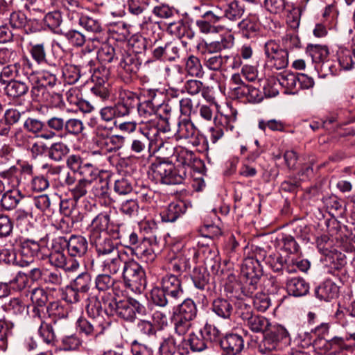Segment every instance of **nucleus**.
Instances as JSON below:
<instances>
[{
	"label": "nucleus",
	"mask_w": 355,
	"mask_h": 355,
	"mask_svg": "<svg viewBox=\"0 0 355 355\" xmlns=\"http://www.w3.org/2000/svg\"><path fill=\"white\" fill-rule=\"evenodd\" d=\"M329 328L330 325L327 322H322L313 329L311 330V333L316 337L313 342L314 347H320L319 344L322 343V346L324 347L327 342L330 340L329 336Z\"/></svg>",
	"instance_id": "c9c22d12"
},
{
	"label": "nucleus",
	"mask_w": 355,
	"mask_h": 355,
	"mask_svg": "<svg viewBox=\"0 0 355 355\" xmlns=\"http://www.w3.org/2000/svg\"><path fill=\"white\" fill-rule=\"evenodd\" d=\"M69 146L62 141L53 143L48 147L47 155L55 162H61L69 153Z\"/></svg>",
	"instance_id": "c756f323"
},
{
	"label": "nucleus",
	"mask_w": 355,
	"mask_h": 355,
	"mask_svg": "<svg viewBox=\"0 0 355 355\" xmlns=\"http://www.w3.org/2000/svg\"><path fill=\"white\" fill-rule=\"evenodd\" d=\"M87 11L84 8V11H80L69 20L72 25H79L86 31L93 33H100L102 31L101 24L97 19L90 17L87 15Z\"/></svg>",
	"instance_id": "dca6fc26"
},
{
	"label": "nucleus",
	"mask_w": 355,
	"mask_h": 355,
	"mask_svg": "<svg viewBox=\"0 0 355 355\" xmlns=\"http://www.w3.org/2000/svg\"><path fill=\"white\" fill-rule=\"evenodd\" d=\"M262 275L263 270L258 258L244 259L241 266V277L251 293L257 289Z\"/></svg>",
	"instance_id": "423d86ee"
},
{
	"label": "nucleus",
	"mask_w": 355,
	"mask_h": 355,
	"mask_svg": "<svg viewBox=\"0 0 355 355\" xmlns=\"http://www.w3.org/2000/svg\"><path fill=\"white\" fill-rule=\"evenodd\" d=\"M29 53L33 60L38 64L48 63L47 49L44 42L31 43Z\"/></svg>",
	"instance_id": "ea45409f"
},
{
	"label": "nucleus",
	"mask_w": 355,
	"mask_h": 355,
	"mask_svg": "<svg viewBox=\"0 0 355 355\" xmlns=\"http://www.w3.org/2000/svg\"><path fill=\"white\" fill-rule=\"evenodd\" d=\"M264 251H260L259 258L263 257V260L268 264L275 272H279L283 270L284 260L279 254H272L266 256Z\"/></svg>",
	"instance_id": "8fccbe9b"
},
{
	"label": "nucleus",
	"mask_w": 355,
	"mask_h": 355,
	"mask_svg": "<svg viewBox=\"0 0 355 355\" xmlns=\"http://www.w3.org/2000/svg\"><path fill=\"white\" fill-rule=\"evenodd\" d=\"M107 308L111 314H116L119 318L129 322H132L139 315H144L146 312V307L134 298L125 300L112 299L107 303Z\"/></svg>",
	"instance_id": "f03ea898"
},
{
	"label": "nucleus",
	"mask_w": 355,
	"mask_h": 355,
	"mask_svg": "<svg viewBox=\"0 0 355 355\" xmlns=\"http://www.w3.org/2000/svg\"><path fill=\"white\" fill-rule=\"evenodd\" d=\"M286 286L288 294L295 297L304 296L309 290V284L302 277H293L288 279Z\"/></svg>",
	"instance_id": "bb28decb"
},
{
	"label": "nucleus",
	"mask_w": 355,
	"mask_h": 355,
	"mask_svg": "<svg viewBox=\"0 0 355 355\" xmlns=\"http://www.w3.org/2000/svg\"><path fill=\"white\" fill-rule=\"evenodd\" d=\"M21 65L17 62L13 64H8L6 67H3L0 73V82L3 84L6 83V80H3V77L12 78L15 76H19L21 74Z\"/></svg>",
	"instance_id": "e2e57ef3"
},
{
	"label": "nucleus",
	"mask_w": 355,
	"mask_h": 355,
	"mask_svg": "<svg viewBox=\"0 0 355 355\" xmlns=\"http://www.w3.org/2000/svg\"><path fill=\"white\" fill-rule=\"evenodd\" d=\"M196 304L191 299H186L179 305L177 315L193 320L197 316Z\"/></svg>",
	"instance_id": "58836bf2"
},
{
	"label": "nucleus",
	"mask_w": 355,
	"mask_h": 355,
	"mask_svg": "<svg viewBox=\"0 0 355 355\" xmlns=\"http://www.w3.org/2000/svg\"><path fill=\"white\" fill-rule=\"evenodd\" d=\"M306 53L315 63L324 62L329 55V49L326 45L309 44L306 49Z\"/></svg>",
	"instance_id": "f704fd0d"
},
{
	"label": "nucleus",
	"mask_w": 355,
	"mask_h": 355,
	"mask_svg": "<svg viewBox=\"0 0 355 355\" xmlns=\"http://www.w3.org/2000/svg\"><path fill=\"white\" fill-rule=\"evenodd\" d=\"M59 327L58 320L50 322L41 321L38 333L44 343L53 345L56 339L55 329L58 330Z\"/></svg>",
	"instance_id": "a878e982"
},
{
	"label": "nucleus",
	"mask_w": 355,
	"mask_h": 355,
	"mask_svg": "<svg viewBox=\"0 0 355 355\" xmlns=\"http://www.w3.org/2000/svg\"><path fill=\"white\" fill-rule=\"evenodd\" d=\"M191 277L194 286L196 288L200 291H204L207 289V287H208L209 274L205 268H195Z\"/></svg>",
	"instance_id": "e433bc0d"
},
{
	"label": "nucleus",
	"mask_w": 355,
	"mask_h": 355,
	"mask_svg": "<svg viewBox=\"0 0 355 355\" xmlns=\"http://www.w3.org/2000/svg\"><path fill=\"white\" fill-rule=\"evenodd\" d=\"M225 19L236 21L240 19L245 12V6L237 0H234L225 6Z\"/></svg>",
	"instance_id": "2f4dec72"
},
{
	"label": "nucleus",
	"mask_w": 355,
	"mask_h": 355,
	"mask_svg": "<svg viewBox=\"0 0 355 355\" xmlns=\"http://www.w3.org/2000/svg\"><path fill=\"white\" fill-rule=\"evenodd\" d=\"M264 6L273 14H281L284 10L290 11L288 3L286 0H264Z\"/></svg>",
	"instance_id": "6e6d98bb"
},
{
	"label": "nucleus",
	"mask_w": 355,
	"mask_h": 355,
	"mask_svg": "<svg viewBox=\"0 0 355 355\" xmlns=\"http://www.w3.org/2000/svg\"><path fill=\"white\" fill-rule=\"evenodd\" d=\"M239 33L247 39L257 37L260 31V24L254 16H248L237 24Z\"/></svg>",
	"instance_id": "aec40b11"
},
{
	"label": "nucleus",
	"mask_w": 355,
	"mask_h": 355,
	"mask_svg": "<svg viewBox=\"0 0 355 355\" xmlns=\"http://www.w3.org/2000/svg\"><path fill=\"white\" fill-rule=\"evenodd\" d=\"M40 250V244L33 240L26 239L20 243V248L19 250V261L17 264L24 267L33 263L35 257Z\"/></svg>",
	"instance_id": "ddd939ff"
},
{
	"label": "nucleus",
	"mask_w": 355,
	"mask_h": 355,
	"mask_svg": "<svg viewBox=\"0 0 355 355\" xmlns=\"http://www.w3.org/2000/svg\"><path fill=\"white\" fill-rule=\"evenodd\" d=\"M268 331L258 347L261 354H267L276 349L280 343L288 340V332L282 325L272 326Z\"/></svg>",
	"instance_id": "6e6552de"
},
{
	"label": "nucleus",
	"mask_w": 355,
	"mask_h": 355,
	"mask_svg": "<svg viewBox=\"0 0 355 355\" xmlns=\"http://www.w3.org/2000/svg\"><path fill=\"white\" fill-rule=\"evenodd\" d=\"M92 277L88 272H82L71 283L73 287L83 294L87 293L91 287Z\"/></svg>",
	"instance_id": "603ef678"
},
{
	"label": "nucleus",
	"mask_w": 355,
	"mask_h": 355,
	"mask_svg": "<svg viewBox=\"0 0 355 355\" xmlns=\"http://www.w3.org/2000/svg\"><path fill=\"white\" fill-rule=\"evenodd\" d=\"M187 342L193 352H202L207 347L205 338L200 331L198 334H190Z\"/></svg>",
	"instance_id": "13d9d810"
},
{
	"label": "nucleus",
	"mask_w": 355,
	"mask_h": 355,
	"mask_svg": "<svg viewBox=\"0 0 355 355\" xmlns=\"http://www.w3.org/2000/svg\"><path fill=\"white\" fill-rule=\"evenodd\" d=\"M222 355H239L244 349L243 336L234 333L226 334L220 340Z\"/></svg>",
	"instance_id": "9d476101"
},
{
	"label": "nucleus",
	"mask_w": 355,
	"mask_h": 355,
	"mask_svg": "<svg viewBox=\"0 0 355 355\" xmlns=\"http://www.w3.org/2000/svg\"><path fill=\"white\" fill-rule=\"evenodd\" d=\"M77 328L80 334L95 338L110 332L112 323H102L101 321L87 320L80 318L77 320Z\"/></svg>",
	"instance_id": "1a4fd4ad"
},
{
	"label": "nucleus",
	"mask_w": 355,
	"mask_h": 355,
	"mask_svg": "<svg viewBox=\"0 0 355 355\" xmlns=\"http://www.w3.org/2000/svg\"><path fill=\"white\" fill-rule=\"evenodd\" d=\"M234 44V37L232 35L220 37V40L206 42L202 44L203 55H213L223 50L231 49Z\"/></svg>",
	"instance_id": "f3484780"
},
{
	"label": "nucleus",
	"mask_w": 355,
	"mask_h": 355,
	"mask_svg": "<svg viewBox=\"0 0 355 355\" xmlns=\"http://www.w3.org/2000/svg\"><path fill=\"white\" fill-rule=\"evenodd\" d=\"M266 63L268 67L277 70L286 68L288 64V52L280 48L274 40H269L264 46Z\"/></svg>",
	"instance_id": "0eeeda50"
},
{
	"label": "nucleus",
	"mask_w": 355,
	"mask_h": 355,
	"mask_svg": "<svg viewBox=\"0 0 355 355\" xmlns=\"http://www.w3.org/2000/svg\"><path fill=\"white\" fill-rule=\"evenodd\" d=\"M196 128L189 119L180 120L178 125V133L181 138L189 139L196 137Z\"/></svg>",
	"instance_id": "a18cd8bd"
},
{
	"label": "nucleus",
	"mask_w": 355,
	"mask_h": 355,
	"mask_svg": "<svg viewBox=\"0 0 355 355\" xmlns=\"http://www.w3.org/2000/svg\"><path fill=\"white\" fill-rule=\"evenodd\" d=\"M339 295V287L331 280L327 279L315 289V295L320 300L329 302Z\"/></svg>",
	"instance_id": "5701e85b"
},
{
	"label": "nucleus",
	"mask_w": 355,
	"mask_h": 355,
	"mask_svg": "<svg viewBox=\"0 0 355 355\" xmlns=\"http://www.w3.org/2000/svg\"><path fill=\"white\" fill-rule=\"evenodd\" d=\"M21 198L22 196L19 191H8L2 196L1 206L5 210L14 209Z\"/></svg>",
	"instance_id": "a19ab883"
},
{
	"label": "nucleus",
	"mask_w": 355,
	"mask_h": 355,
	"mask_svg": "<svg viewBox=\"0 0 355 355\" xmlns=\"http://www.w3.org/2000/svg\"><path fill=\"white\" fill-rule=\"evenodd\" d=\"M139 209L138 202L135 199H127L121 202L119 210L129 217L137 216Z\"/></svg>",
	"instance_id": "bf43d9fd"
},
{
	"label": "nucleus",
	"mask_w": 355,
	"mask_h": 355,
	"mask_svg": "<svg viewBox=\"0 0 355 355\" xmlns=\"http://www.w3.org/2000/svg\"><path fill=\"white\" fill-rule=\"evenodd\" d=\"M95 288L98 292L112 291L115 295H119L120 282L107 274L98 275L94 281Z\"/></svg>",
	"instance_id": "b1692460"
},
{
	"label": "nucleus",
	"mask_w": 355,
	"mask_h": 355,
	"mask_svg": "<svg viewBox=\"0 0 355 355\" xmlns=\"http://www.w3.org/2000/svg\"><path fill=\"white\" fill-rule=\"evenodd\" d=\"M46 310L49 318H51V321L53 320H58L59 321V320L65 319L69 316L68 309L62 305L59 302H51L48 305ZM58 326H60L59 322Z\"/></svg>",
	"instance_id": "37998d69"
},
{
	"label": "nucleus",
	"mask_w": 355,
	"mask_h": 355,
	"mask_svg": "<svg viewBox=\"0 0 355 355\" xmlns=\"http://www.w3.org/2000/svg\"><path fill=\"white\" fill-rule=\"evenodd\" d=\"M64 132L72 135H78L84 129V125L81 120L75 118H66Z\"/></svg>",
	"instance_id": "0e129e2a"
},
{
	"label": "nucleus",
	"mask_w": 355,
	"mask_h": 355,
	"mask_svg": "<svg viewBox=\"0 0 355 355\" xmlns=\"http://www.w3.org/2000/svg\"><path fill=\"white\" fill-rule=\"evenodd\" d=\"M92 185V191L95 197L105 198L107 195L108 182L101 177H98Z\"/></svg>",
	"instance_id": "338daca9"
},
{
	"label": "nucleus",
	"mask_w": 355,
	"mask_h": 355,
	"mask_svg": "<svg viewBox=\"0 0 355 355\" xmlns=\"http://www.w3.org/2000/svg\"><path fill=\"white\" fill-rule=\"evenodd\" d=\"M91 186L92 184L89 182L79 179L76 183L71 186L69 191L73 200L78 201L87 194V190Z\"/></svg>",
	"instance_id": "4d7b16f0"
},
{
	"label": "nucleus",
	"mask_w": 355,
	"mask_h": 355,
	"mask_svg": "<svg viewBox=\"0 0 355 355\" xmlns=\"http://www.w3.org/2000/svg\"><path fill=\"white\" fill-rule=\"evenodd\" d=\"M121 225L110 220V216L106 212H101L92 220L89 227V237L103 234L111 236L114 240L121 239L123 236L120 230Z\"/></svg>",
	"instance_id": "39448f33"
},
{
	"label": "nucleus",
	"mask_w": 355,
	"mask_h": 355,
	"mask_svg": "<svg viewBox=\"0 0 355 355\" xmlns=\"http://www.w3.org/2000/svg\"><path fill=\"white\" fill-rule=\"evenodd\" d=\"M130 353L132 355H153V349L150 345L135 340L130 344Z\"/></svg>",
	"instance_id": "774afa93"
},
{
	"label": "nucleus",
	"mask_w": 355,
	"mask_h": 355,
	"mask_svg": "<svg viewBox=\"0 0 355 355\" xmlns=\"http://www.w3.org/2000/svg\"><path fill=\"white\" fill-rule=\"evenodd\" d=\"M2 306L0 307V341L3 347H6L8 341L13 338L14 323L6 320L1 314Z\"/></svg>",
	"instance_id": "72a5a7b5"
},
{
	"label": "nucleus",
	"mask_w": 355,
	"mask_h": 355,
	"mask_svg": "<svg viewBox=\"0 0 355 355\" xmlns=\"http://www.w3.org/2000/svg\"><path fill=\"white\" fill-rule=\"evenodd\" d=\"M185 68L187 73L191 76L200 78L203 76L204 72L200 60L193 55L188 57Z\"/></svg>",
	"instance_id": "3c124183"
},
{
	"label": "nucleus",
	"mask_w": 355,
	"mask_h": 355,
	"mask_svg": "<svg viewBox=\"0 0 355 355\" xmlns=\"http://www.w3.org/2000/svg\"><path fill=\"white\" fill-rule=\"evenodd\" d=\"M167 79L170 85L178 86L184 81V73L180 67L175 66L167 70Z\"/></svg>",
	"instance_id": "052dcab7"
},
{
	"label": "nucleus",
	"mask_w": 355,
	"mask_h": 355,
	"mask_svg": "<svg viewBox=\"0 0 355 355\" xmlns=\"http://www.w3.org/2000/svg\"><path fill=\"white\" fill-rule=\"evenodd\" d=\"M76 173L80 176V180L92 184L99 177L98 170L90 163H83Z\"/></svg>",
	"instance_id": "c03bdc74"
},
{
	"label": "nucleus",
	"mask_w": 355,
	"mask_h": 355,
	"mask_svg": "<svg viewBox=\"0 0 355 355\" xmlns=\"http://www.w3.org/2000/svg\"><path fill=\"white\" fill-rule=\"evenodd\" d=\"M205 65L212 71H219L222 67L227 63L230 56L221 55H204Z\"/></svg>",
	"instance_id": "49530a36"
},
{
	"label": "nucleus",
	"mask_w": 355,
	"mask_h": 355,
	"mask_svg": "<svg viewBox=\"0 0 355 355\" xmlns=\"http://www.w3.org/2000/svg\"><path fill=\"white\" fill-rule=\"evenodd\" d=\"M187 205L183 201H174L171 202L160 212L162 222L173 223L186 212Z\"/></svg>",
	"instance_id": "a211bd4d"
},
{
	"label": "nucleus",
	"mask_w": 355,
	"mask_h": 355,
	"mask_svg": "<svg viewBox=\"0 0 355 355\" xmlns=\"http://www.w3.org/2000/svg\"><path fill=\"white\" fill-rule=\"evenodd\" d=\"M133 254L146 263L153 262L157 257L150 239L144 241L139 246L136 247Z\"/></svg>",
	"instance_id": "473e14b6"
},
{
	"label": "nucleus",
	"mask_w": 355,
	"mask_h": 355,
	"mask_svg": "<svg viewBox=\"0 0 355 355\" xmlns=\"http://www.w3.org/2000/svg\"><path fill=\"white\" fill-rule=\"evenodd\" d=\"M188 28V23L185 22L183 19H180L178 21L169 23L167 26V31L178 38H182L185 36Z\"/></svg>",
	"instance_id": "5fc2aeb1"
},
{
	"label": "nucleus",
	"mask_w": 355,
	"mask_h": 355,
	"mask_svg": "<svg viewBox=\"0 0 355 355\" xmlns=\"http://www.w3.org/2000/svg\"><path fill=\"white\" fill-rule=\"evenodd\" d=\"M3 310L15 315H24L28 313V306L18 297H13L2 305Z\"/></svg>",
	"instance_id": "4c0bfd02"
},
{
	"label": "nucleus",
	"mask_w": 355,
	"mask_h": 355,
	"mask_svg": "<svg viewBox=\"0 0 355 355\" xmlns=\"http://www.w3.org/2000/svg\"><path fill=\"white\" fill-rule=\"evenodd\" d=\"M91 243L94 245L96 251L99 257L111 256L119 252L116 245L113 243V239L108 234L89 237Z\"/></svg>",
	"instance_id": "4468645a"
},
{
	"label": "nucleus",
	"mask_w": 355,
	"mask_h": 355,
	"mask_svg": "<svg viewBox=\"0 0 355 355\" xmlns=\"http://www.w3.org/2000/svg\"><path fill=\"white\" fill-rule=\"evenodd\" d=\"M140 65L141 62L136 55L126 54L119 62V72L126 81H130L137 76Z\"/></svg>",
	"instance_id": "2eb2a0df"
},
{
	"label": "nucleus",
	"mask_w": 355,
	"mask_h": 355,
	"mask_svg": "<svg viewBox=\"0 0 355 355\" xmlns=\"http://www.w3.org/2000/svg\"><path fill=\"white\" fill-rule=\"evenodd\" d=\"M28 91L29 87L26 83L12 79L8 81L4 87L6 95L13 101L21 100Z\"/></svg>",
	"instance_id": "412c9836"
},
{
	"label": "nucleus",
	"mask_w": 355,
	"mask_h": 355,
	"mask_svg": "<svg viewBox=\"0 0 355 355\" xmlns=\"http://www.w3.org/2000/svg\"><path fill=\"white\" fill-rule=\"evenodd\" d=\"M119 100L130 112L137 107L139 102V96L130 91H125L120 94Z\"/></svg>",
	"instance_id": "680f3d73"
},
{
	"label": "nucleus",
	"mask_w": 355,
	"mask_h": 355,
	"mask_svg": "<svg viewBox=\"0 0 355 355\" xmlns=\"http://www.w3.org/2000/svg\"><path fill=\"white\" fill-rule=\"evenodd\" d=\"M86 312L91 320L101 321L102 323H111L103 318L101 303L96 297L89 300L86 306Z\"/></svg>",
	"instance_id": "7c9ffc66"
},
{
	"label": "nucleus",
	"mask_w": 355,
	"mask_h": 355,
	"mask_svg": "<svg viewBox=\"0 0 355 355\" xmlns=\"http://www.w3.org/2000/svg\"><path fill=\"white\" fill-rule=\"evenodd\" d=\"M123 279L125 287L135 293H141L146 288V272L142 266L133 259L125 262Z\"/></svg>",
	"instance_id": "7ed1b4c3"
},
{
	"label": "nucleus",
	"mask_w": 355,
	"mask_h": 355,
	"mask_svg": "<svg viewBox=\"0 0 355 355\" xmlns=\"http://www.w3.org/2000/svg\"><path fill=\"white\" fill-rule=\"evenodd\" d=\"M212 311L218 317L223 319H230L233 311V304L232 302L222 297L215 299L211 304Z\"/></svg>",
	"instance_id": "cd10ccee"
},
{
	"label": "nucleus",
	"mask_w": 355,
	"mask_h": 355,
	"mask_svg": "<svg viewBox=\"0 0 355 355\" xmlns=\"http://www.w3.org/2000/svg\"><path fill=\"white\" fill-rule=\"evenodd\" d=\"M246 313H241V318L245 324L254 333H264L270 327L269 320L261 315H254L251 308L245 306Z\"/></svg>",
	"instance_id": "9b49d317"
},
{
	"label": "nucleus",
	"mask_w": 355,
	"mask_h": 355,
	"mask_svg": "<svg viewBox=\"0 0 355 355\" xmlns=\"http://www.w3.org/2000/svg\"><path fill=\"white\" fill-rule=\"evenodd\" d=\"M346 265L345 255L341 252H331L325 257L327 272L333 275H338Z\"/></svg>",
	"instance_id": "393cba45"
},
{
	"label": "nucleus",
	"mask_w": 355,
	"mask_h": 355,
	"mask_svg": "<svg viewBox=\"0 0 355 355\" xmlns=\"http://www.w3.org/2000/svg\"><path fill=\"white\" fill-rule=\"evenodd\" d=\"M160 286L166 295L175 302L180 300L184 293L181 280L175 275L167 274L162 277Z\"/></svg>",
	"instance_id": "f8f14e48"
},
{
	"label": "nucleus",
	"mask_w": 355,
	"mask_h": 355,
	"mask_svg": "<svg viewBox=\"0 0 355 355\" xmlns=\"http://www.w3.org/2000/svg\"><path fill=\"white\" fill-rule=\"evenodd\" d=\"M125 262L122 260L119 252H117L116 254L111 255L110 259L104 261V266L110 273L116 274L121 268L123 267Z\"/></svg>",
	"instance_id": "69168bd1"
},
{
	"label": "nucleus",
	"mask_w": 355,
	"mask_h": 355,
	"mask_svg": "<svg viewBox=\"0 0 355 355\" xmlns=\"http://www.w3.org/2000/svg\"><path fill=\"white\" fill-rule=\"evenodd\" d=\"M62 77L69 85L75 84L81 77V69L73 64H66L62 68Z\"/></svg>",
	"instance_id": "de8ad7c7"
},
{
	"label": "nucleus",
	"mask_w": 355,
	"mask_h": 355,
	"mask_svg": "<svg viewBox=\"0 0 355 355\" xmlns=\"http://www.w3.org/2000/svg\"><path fill=\"white\" fill-rule=\"evenodd\" d=\"M233 95L237 98H245L250 103H259L263 99L259 89L250 85H242L241 87H232Z\"/></svg>",
	"instance_id": "4be33fe9"
},
{
	"label": "nucleus",
	"mask_w": 355,
	"mask_h": 355,
	"mask_svg": "<svg viewBox=\"0 0 355 355\" xmlns=\"http://www.w3.org/2000/svg\"><path fill=\"white\" fill-rule=\"evenodd\" d=\"M150 297L153 302L160 307H164L168 304L172 305L175 303L173 300L168 297L161 286L155 287L151 290Z\"/></svg>",
	"instance_id": "79ce46f5"
},
{
	"label": "nucleus",
	"mask_w": 355,
	"mask_h": 355,
	"mask_svg": "<svg viewBox=\"0 0 355 355\" xmlns=\"http://www.w3.org/2000/svg\"><path fill=\"white\" fill-rule=\"evenodd\" d=\"M142 136L134 139L132 141L130 149L132 152L137 154H141L146 150L147 147L149 148L151 146V141L149 137L150 133L148 131L143 132Z\"/></svg>",
	"instance_id": "09e8293b"
},
{
	"label": "nucleus",
	"mask_w": 355,
	"mask_h": 355,
	"mask_svg": "<svg viewBox=\"0 0 355 355\" xmlns=\"http://www.w3.org/2000/svg\"><path fill=\"white\" fill-rule=\"evenodd\" d=\"M196 162L200 163L195 154L189 150H182L179 152L176 156V163L174 164L177 168H184L185 175L187 177L188 169L190 168Z\"/></svg>",
	"instance_id": "c85d7f7f"
},
{
	"label": "nucleus",
	"mask_w": 355,
	"mask_h": 355,
	"mask_svg": "<svg viewBox=\"0 0 355 355\" xmlns=\"http://www.w3.org/2000/svg\"><path fill=\"white\" fill-rule=\"evenodd\" d=\"M112 129V127H107L103 124L98 125L95 129L94 144L103 154L116 152L124 144V137L111 135Z\"/></svg>",
	"instance_id": "20e7f679"
},
{
	"label": "nucleus",
	"mask_w": 355,
	"mask_h": 355,
	"mask_svg": "<svg viewBox=\"0 0 355 355\" xmlns=\"http://www.w3.org/2000/svg\"><path fill=\"white\" fill-rule=\"evenodd\" d=\"M150 170L155 180L164 184H182L187 178L184 168H177L170 162H155L151 164Z\"/></svg>",
	"instance_id": "f257e3e1"
},
{
	"label": "nucleus",
	"mask_w": 355,
	"mask_h": 355,
	"mask_svg": "<svg viewBox=\"0 0 355 355\" xmlns=\"http://www.w3.org/2000/svg\"><path fill=\"white\" fill-rule=\"evenodd\" d=\"M67 242V251L70 257H82L87 252L88 242L81 235H71Z\"/></svg>",
	"instance_id": "6ab92c4d"
},
{
	"label": "nucleus",
	"mask_w": 355,
	"mask_h": 355,
	"mask_svg": "<svg viewBox=\"0 0 355 355\" xmlns=\"http://www.w3.org/2000/svg\"><path fill=\"white\" fill-rule=\"evenodd\" d=\"M97 58L102 64L112 62L116 58L114 48L109 44H103L98 51Z\"/></svg>",
	"instance_id": "864d4df0"
}]
</instances>
